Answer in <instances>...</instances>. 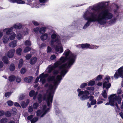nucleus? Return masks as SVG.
<instances>
[{"label":"nucleus","instance_id":"69168bd1","mask_svg":"<svg viewBox=\"0 0 123 123\" xmlns=\"http://www.w3.org/2000/svg\"><path fill=\"white\" fill-rule=\"evenodd\" d=\"M28 110L29 112H31L33 111V108L31 106H30L28 109Z\"/></svg>","mask_w":123,"mask_h":123},{"label":"nucleus","instance_id":"ea45409f","mask_svg":"<svg viewBox=\"0 0 123 123\" xmlns=\"http://www.w3.org/2000/svg\"><path fill=\"white\" fill-rule=\"evenodd\" d=\"M102 95L104 98H106L107 97V93L105 90L103 91V92L102 93Z\"/></svg>","mask_w":123,"mask_h":123},{"label":"nucleus","instance_id":"4be33fe9","mask_svg":"<svg viewBox=\"0 0 123 123\" xmlns=\"http://www.w3.org/2000/svg\"><path fill=\"white\" fill-rule=\"evenodd\" d=\"M119 16L118 14L116 15L115 16L116 17H114L113 18L111 19L109 21V24H112L116 22L117 19V18Z\"/></svg>","mask_w":123,"mask_h":123},{"label":"nucleus","instance_id":"a18cd8bd","mask_svg":"<svg viewBox=\"0 0 123 123\" xmlns=\"http://www.w3.org/2000/svg\"><path fill=\"white\" fill-rule=\"evenodd\" d=\"M7 119L6 118H3L1 119L0 120L1 123H5L8 121Z\"/></svg>","mask_w":123,"mask_h":123},{"label":"nucleus","instance_id":"338daca9","mask_svg":"<svg viewBox=\"0 0 123 123\" xmlns=\"http://www.w3.org/2000/svg\"><path fill=\"white\" fill-rule=\"evenodd\" d=\"M8 105L10 106H12L13 104V102L12 101L9 100L7 102Z\"/></svg>","mask_w":123,"mask_h":123},{"label":"nucleus","instance_id":"6e6552de","mask_svg":"<svg viewBox=\"0 0 123 123\" xmlns=\"http://www.w3.org/2000/svg\"><path fill=\"white\" fill-rule=\"evenodd\" d=\"M75 57L71 58L67 61V63L62 65L59 67L60 69H62L65 68H69L72 65L75 61Z\"/></svg>","mask_w":123,"mask_h":123},{"label":"nucleus","instance_id":"aec40b11","mask_svg":"<svg viewBox=\"0 0 123 123\" xmlns=\"http://www.w3.org/2000/svg\"><path fill=\"white\" fill-rule=\"evenodd\" d=\"M29 102V100L27 99L26 101V102L25 101H23L21 103V105L22 107L23 108H25L27 106Z\"/></svg>","mask_w":123,"mask_h":123},{"label":"nucleus","instance_id":"9b49d317","mask_svg":"<svg viewBox=\"0 0 123 123\" xmlns=\"http://www.w3.org/2000/svg\"><path fill=\"white\" fill-rule=\"evenodd\" d=\"M62 64L60 61H57L54 64V65L51 67L49 70V72L50 73L51 71L56 68H59Z\"/></svg>","mask_w":123,"mask_h":123},{"label":"nucleus","instance_id":"4c0bfd02","mask_svg":"<svg viewBox=\"0 0 123 123\" xmlns=\"http://www.w3.org/2000/svg\"><path fill=\"white\" fill-rule=\"evenodd\" d=\"M22 51V49L19 48H18L16 50V53L17 54L19 55H21Z\"/></svg>","mask_w":123,"mask_h":123},{"label":"nucleus","instance_id":"b1692460","mask_svg":"<svg viewBox=\"0 0 123 123\" xmlns=\"http://www.w3.org/2000/svg\"><path fill=\"white\" fill-rule=\"evenodd\" d=\"M37 60V58L36 57H32L30 60V63L31 65L35 64Z\"/></svg>","mask_w":123,"mask_h":123},{"label":"nucleus","instance_id":"052dcab7","mask_svg":"<svg viewBox=\"0 0 123 123\" xmlns=\"http://www.w3.org/2000/svg\"><path fill=\"white\" fill-rule=\"evenodd\" d=\"M12 93V92H6L5 93V95L6 97L8 98L11 95Z\"/></svg>","mask_w":123,"mask_h":123},{"label":"nucleus","instance_id":"79ce46f5","mask_svg":"<svg viewBox=\"0 0 123 123\" xmlns=\"http://www.w3.org/2000/svg\"><path fill=\"white\" fill-rule=\"evenodd\" d=\"M31 49L30 47L27 46L25 48L24 52V53H26L30 51Z\"/></svg>","mask_w":123,"mask_h":123},{"label":"nucleus","instance_id":"ddd939ff","mask_svg":"<svg viewBox=\"0 0 123 123\" xmlns=\"http://www.w3.org/2000/svg\"><path fill=\"white\" fill-rule=\"evenodd\" d=\"M13 27H11L10 28H6L3 30L4 32H6V34L7 35H11L12 32Z\"/></svg>","mask_w":123,"mask_h":123},{"label":"nucleus","instance_id":"412c9836","mask_svg":"<svg viewBox=\"0 0 123 123\" xmlns=\"http://www.w3.org/2000/svg\"><path fill=\"white\" fill-rule=\"evenodd\" d=\"M33 79V77L32 76H28L25 77L24 79V81L27 83L31 82Z\"/></svg>","mask_w":123,"mask_h":123},{"label":"nucleus","instance_id":"37998d69","mask_svg":"<svg viewBox=\"0 0 123 123\" xmlns=\"http://www.w3.org/2000/svg\"><path fill=\"white\" fill-rule=\"evenodd\" d=\"M31 22L33 25H34L35 26H38L40 25V23H39L35 20H32Z\"/></svg>","mask_w":123,"mask_h":123},{"label":"nucleus","instance_id":"9d476101","mask_svg":"<svg viewBox=\"0 0 123 123\" xmlns=\"http://www.w3.org/2000/svg\"><path fill=\"white\" fill-rule=\"evenodd\" d=\"M81 47L82 49H95L99 47V46H94L93 45H90L89 44L86 43L82 44H81Z\"/></svg>","mask_w":123,"mask_h":123},{"label":"nucleus","instance_id":"72a5a7b5","mask_svg":"<svg viewBox=\"0 0 123 123\" xmlns=\"http://www.w3.org/2000/svg\"><path fill=\"white\" fill-rule=\"evenodd\" d=\"M119 9V7L117 6L116 5V8L114 9V12L115 14V16H116V15L119 14V12H118V10Z\"/></svg>","mask_w":123,"mask_h":123},{"label":"nucleus","instance_id":"3c124183","mask_svg":"<svg viewBox=\"0 0 123 123\" xmlns=\"http://www.w3.org/2000/svg\"><path fill=\"white\" fill-rule=\"evenodd\" d=\"M16 3L18 4H23L25 3V2L24 1L21 0H16Z\"/></svg>","mask_w":123,"mask_h":123},{"label":"nucleus","instance_id":"c9c22d12","mask_svg":"<svg viewBox=\"0 0 123 123\" xmlns=\"http://www.w3.org/2000/svg\"><path fill=\"white\" fill-rule=\"evenodd\" d=\"M23 34L20 31L17 33L16 37L17 38H22L23 37Z\"/></svg>","mask_w":123,"mask_h":123},{"label":"nucleus","instance_id":"58836bf2","mask_svg":"<svg viewBox=\"0 0 123 123\" xmlns=\"http://www.w3.org/2000/svg\"><path fill=\"white\" fill-rule=\"evenodd\" d=\"M118 73L119 74L120 76L121 75L123 72V67H122L119 68L117 70Z\"/></svg>","mask_w":123,"mask_h":123},{"label":"nucleus","instance_id":"c03bdc74","mask_svg":"<svg viewBox=\"0 0 123 123\" xmlns=\"http://www.w3.org/2000/svg\"><path fill=\"white\" fill-rule=\"evenodd\" d=\"M95 84V82L94 81H90L88 84V86H93Z\"/></svg>","mask_w":123,"mask_h":123},{"label":"nucleus","instance_id":"603ef678","mask_svg":"<svg viewBox=\"0 0 123 123\" xmlns=\"http://www.w3.org/2000/svg\"><path fill=\"white\" fill-rule=\"evenodd\" d=\"M34 32L35 33L37 34L39 32V29L38 27H37L34 28L33 30Z\"/></svg>","mask_w":123,"mask_h":123},{"label":"nucleus","instance_id":"e433bc0d","mask_svg":"<svg viewBox=\"0 0 123 123\" xmlns=\"http://www.w3.org/2000/svg\"><path fill=\"white\" fill-rule=\"evenodd\" d=\"M60 39H52L50 42V44L52 46H54V43L55 42H58Z\"/></svg>","mask_w":123,"mask_h":123},{"label":"nucleus","instance_id":"2eb2a0df","mask_svg":"<svg viewBox=\"0 0 123 123\" xmlns=\"http://www.w3.org/2000/svg\"><path fill=\"white\" fill-rule=\"evenodd\" d=\"M72 54L74 55L75 57V60L76 58V55L73 53L69 49L65 50L63 54L66 57H68V56H70V55Z\"/></svg>","mask_w":123,"mask_h":123},{"label":"nucleus","instance_id":"0eeeda50","mask_svg":"<svg viewBox=\"0 0 123 123\" xmlns=\"http://www.w3.org/2000/svg\"><path fill=\"white\" fill-rule=\"evenodd\" d=\"M54 88V86L51 84H50L49 86V88L50 90V92L49 93V94L48 95L47 98L48 104H49V99H50L51 103L53 101L54 95L55 90Z\"/></svg>","mask_w":123,"mask_h":123},{"label":"nucleus","instance_id":"5701e85b","mask_svg":"<svg viewBox=\"0 0 123 123\" xmlns=\"http://www.w3.org/2000/svg\"><path fill=\"white\" fill-rule=\"evenodd\" d=\"M17 41L14 40L10 43L9 44V46L12 48H14L17 45Z\"/></svg>","mask_w":123,"mask_h":123},{"label":"nucleus","instance_id":"6ab92c4d","mask_svg":"<svg viewBox=\"0 0 123 123\" xmlns=\"http://www.w3.org/2000/svg\"><path fill=\"white\" fill-rule=\"evenodd\" d=\"M12 27H13V29L14 28L16 29H19L21 28L22 25L20 23H18L14 24Z\"/></svg>","mask_w":123,"mask_h":123},{"label":"nucleus","instance_id":"680f3d73","mask_svg":"<svg viewBox=\"0 0 123 123\" xmlns=\"http://www.w3.org/2000/svg\"><path fill=\"white\" fill-rule=\"evenodd\" d=\"M62 76L61 75H58L56 77V79L57 81H60L62 79Z\"/></svg>","mask_w":123,"mask_h":123},{"label":"nucleus","instance_id":"f3484780","mask_svg":"<svg viewBox=\"0 0 123 123\" xmlns=\"http://www.w3.org/2000/svg\"><path fill=\"white\" fill-rule=\"evenodd\" d=\"M15 50V49H13L9 50L8 52L7 56L9 58H12L13 57L14 53Z\"/></svg>","mask_w":123,"mask_h":123},{"label":"nucleus","instance_id":"864d4df0","mask_svg":"<svg viewBox=\"0 0 123 123\" xmlns=\"http://www.w3.org/2000/svg\"><path fill=\"white\" fill-rule=\"evenodd\" d=\"M53 81L54 82H53V86L55 87V90L57 88V86L58 85V81L56 80H55V81Z\"/></svg>","mask_w":123,"mask_h":123},{"label":"nucleus","instance_id":"49530a36","mask_svg":"<svg viewBox=\"0 0 123 123\" xmlns=\"http://www.w3.org/2000/svg\"><path fill=\"white\" fill-rule=\"evenodd\" d=\"M87 84L86 83H82L80 86V88L81 89H84L87 86Z\"/></svg>","mask_w":123,"mask_h":123},{"label":"nucleus","instance_id":"393cba45","mask_svg":"<svg viewBox=\"0 0 123 123\" xmlns=\"http://www.w3.org/2000/svg\"><path fill=\"white\" fill-rule=\"evenodd\" d=\"M47 29L45 27H41L39 28V33L40 34H43L45 33Z\"/></svg>","mask_w":123,"mask_h":123},{"label":"nucleus","instance_id":"f03ea898","mask_svg":"<svg viewBox=\"0 0 123 123\" xmlns=\"http://www.w3.org/2000/svg\"><path fill=\"white\" fill-rule=\"evenodd\" d=\"M104 12L102 11L100 13L97 14V18L98 22L101 25H104L107 22V20L111 19L113 16V14L109 12L108 9L105 10Z\"/></svg>","mask_w":123,"mask_h":123},{"label":"nucleus","instance_id":"1a4fd4ad","mask_svg":"<svg viewBox=\"0 0 123 123\" xmlns=\"http://www.w3.org/2000/svg\"><path fill=\"white\" fill-rule=\"evenodd\" d=\"M110 79V77L109 76H106L105 78L104 79L105 81L103 83V87L104 88H105L106 89H108L111 86V84L110 83H109V80Z\"/></svg>","mask_w":123,"mask_h":123},{"label":"nucleus","instance_id":"0e129e2a","mask_svg":"<svg viewBox=\"0 0 123 123\" xmlns=\"http://www.w3.org/2000/svg\"><path fill=\"white\" fill-rule=\"evenodd\" d=\"M5 115L7 117H9L11 116V113L10 111H8L6 112Z\"/></svg>","mask_w":123,"mask_h":123},{"label":"nucleus","instance_id":"39448f33","mask_svg":"<svg viewBox=\"0 0 123 123\" xmlns=\"http://www.w3.org/2000/svg\"><path fill=\"white\" fill-rule=\"evenodd\" d=\"M78 94V96L80 97V99L82 101L85 100L89 98L88 95L90 94L89 92L87 90L84 91H81L80 89L78 88L77 90Z\"/></svg>","mask_w":123,"mask_h":123},{"label":"nucleus","instance_id":"2f4dec72","mask_svg":"<svg viewBox=\"0 0 123 123\" xmlns=\"http://www.w3.org/2000/svg\"><path fill=\"white\" fill-rule=\"evenodd\" d=\"M55 76H52L49 77L48 78V80L49 82L53 81H55Z\"/></svg>","mask_w":123,"mask_h":123},{"label":"nucleus","instance_id":"473e14b6","mask_svg":"<svg viewBox=\"0 0 123 123\" xmlns=\"http://www.w3.org/2000/svg\"><path fill=\"white\" fill-rule=\"evenodd\" d=\"M23 60L22 58L20 59L19 61L18 65V68H20L23 65Z\"/></svg>","mask_w":123,"mask_h":123},{"label":"nucleus","instance_id":"a211bd4d","mask_svg":"<svg viewBox=\"0 0 123 123\" xmlns=\"http://www.w3.org/2000/svg\"><path fill=\"white\" fill-rule=\"evenodd\" d=\"M49 104H48V102H47V98L46 99V102L47 103V106L49 107L48 108H47L44 111L47 112V113L49 111L51 108L52 107V103L53 102V101L52 103L51 102V99H49Z\"/></svg>","mask_w":123,"mask_h":123},{"label":"nucleus","instance_id":"bb28decb","mask_svg":"<svg viewBox=\"0 0 123 123\" xmlns=\"http://www.w3.org/2000/svg\"><path fill=\"white\" fill-rule=\"evenodd\" d=\"M40 36V38H48V36H50L49 35L48 32L47 33H43Z\"/></svg>","mask_w":123,"mask_h":123},{"label":"nucleus","instance_id":"c756f323","mask_svg":"<svg viewBox=\"0 0 123 123\" xmlns=\"http://www.w3.org/2000/svg\"><path fill=\"white\" fill-rule=\"evenodd\" d=\"M67 72L68 70L66 69H63L61 72V75L62 76L64 77Z\"/></svg>","mask_w":123,"mask_h":123},{"label":"nucleus","instance_id":"cd10ccee","mask_svg":"<svg viewBox=\"0 0 123 123\" xmlns=\"http://www.w3.org/2000/svg\"><path fill=\"white\" fill-rule=\"evenodd\" d=\"M2 61L5 64H7L8 63V60L6 56H4L3 57Z\"/></svg>","mask_w":123,"mask_h":123},{"label":"nucleus","instance_id":"a19ab883","mask_svg":"<svg viewBox=\"0 0 123 123\" xmlns=\"http://www.w3.org/2000/svg\"><path fill=\"white\" fill-rule=\"evenodd\" d=\"M42 95L41 94H39L38 96L37 100L38 102L41 103L42 101Z\"/></svg>","mask_w":123,"mask_h":123},{"label":"nucleus","instance_id":"bf43d9fd","mask_svg":"<svg viewBox=\"0 0 123 123\" xmlns=\"http://www.w3.org/2000/svg\"><path fill=\"white\" fill-rule=\"evenodd\" d=\"M26 71V69L25 68H23L20 70L21 73L22 74H23L25 73Z\"/></svg>","mask_w":123,"mask_h":123},{"label":"nucleus","instance_id":"de8ad7c7","mask_svg":"<svg viewBox=\"0 0 123 123\" xmlns=\"http://www.w3.org/2000/svg\"><path fill=\"white\" fill-rule=\"evenodd\" d=\"M38 118L37 117H35L31 120V123H35L38 120Z\"/></svg>","mask_w":123,"mask_h":123},{"label":"nucleus","instance_id":"20e7f679","mask_svg":"<svg viewBox=\"0 0 123 123\" xmlns=\"http://www.w3.org/2000/svg\"><path fill=\"white\" fill-rule=\"evenodd\" d=\"M115 94L111 95L108 97L109 102L110 105L113 106L115 105V101H117L119 104H120L122 100L121 97L119 95L117 96Z\"/></svg>","mask_w":123,"mask_h":123},{"label":"nucleus","instance_id":"774afa93","mask_svg":"<svg viewBox=\"0 0 123 123\" xmlns=\"http://www.w3.org/2000/svg\"><path fill=\"white\" fill-rule=\"evenodd\" d=\"M119 76H120L119 74L117 72H116L114 75V76L115 79H118Z\"/></svg>","mask_w":123,"mask_h":123},{"label":"nucleus","instance_id":"8fccbe9b","mask_svg":"<svg viewBox=\"0 0 123 123\" xmlns=\"http://www.w3.org/2000/svg\"><path fill=\"white\" fill-rule=\"evenodd\" d=\"M42 113V112L40 110H38L36 112L37 116V117L40 116Z\"/></svg>","mask_w":123,"mask_h":123},{"label":"nucleus","instance_id":"4d7b16f0","mask_svg":"<svg viewBox=\"0 0 123 123\" xmlns=\"http://www.w3.org/2000/svg\"><path fill=\"white\" fill-rule=\"evenodd\" d=\"M31 56L32 55L31 54H28L26 55L25 56L26 59L27 60H29L31 58Z\"/></svg>","mask_w":123,"mask_h":123},{"label":"nucleus","instance_id":"e2e57ef3","mask_svg":"<svg viewBox=\"0 0 123 123\" xmlns=\"http://www.w3.org/2000/svg\"><path fill=\"white\" fill-rule=\"evenodd\" d=\"M39 105L37 103H34L33 105V108L34 109H37L38 106Z\"/></svg>","mask_w":123,"mask_h":123},{"label":"nucleus","instance_id":"13d9d810","mask_svg":"<svg viewBox=\"0 0 123 123\" xmlns=\"http://www.w3.org/2000/svg\"><path fill=\"white\" fill-rule=\"evenodd\" d=\"M47 75V74H44V73H43L39 75V78L40 79L41 78L43 79L45 76H46V75Z\"/></svg>","mask_w":123,"mask_h":123},{"label":"nucleus","instance_id":"5fc2aeb1","mask_svg":"<svg viewBox=\"0 0 123 123\" xmlns=\"http://www.w3.org/2000/svg\"><path fill=\"white\" fill-rule=\"evenodd\" d=\"M9 38H15L16 36V34L14 32L12 33V34L10 35Z\"/></svg>","mask_w":123,"mask_h":123},{"label":"nucleus","instance_id":"7ed1b4c3","mask_svg":"<svg viewBox=\"0 0 123 123\" xmlns=\"http://www.w3.org/2000/svg\"><path fill=\"white\" fill-rule=\"evenodd\" d=\"M48 33L49 35L51 36V38H68L73 36L72 34H69L68 33L67 34L64 33H62L60 35L53 30L48 31Z\"/></svg>","mask_w":123,"mask_h":123},{"label":"nucleus","instance_id":"dca6fc26","mask_svg":"<svg viewBox=\"0 0 123 123\" xmlns=\"http://www.w3.org/2000/svg\"><path fill=\"white\" fill-rule=\"evenodd\" d=\"M78 26V24L77 21L73 22L72 25H69L68 27V29L69 30H73Z\"/></svg>","mask_w":123,"mask_h":123},{"label":"nucleus","instance_id":"09e8293b","mask_svg":"<svg viewBox=\"0 0 123 123\" xmlns=\"http://www.w3.org/2000/svg\"><path fill=\"white\" fill-rule=\"evenodd\" d=\"M102 79V76L101 75H98L95 78V80L96 81H99Z\"/></svg>","mask_w":123,"mask_h":123},{"label":"nucleus","instance_id":"6e6d98bb","mask_svg":"<svg viewBox=\"0 0 123 123\" xmlns=\"http://www.w3.org/2000/svg\"><path fill=\"white\" fill-rule=\"evenodd\" d=\"M25 45L26 46L27 45L30 46L31 45V42L28 40L26 41L25 42Z\"/></svg>","mask_w":123,"mask_h":123},{"label":"nucleus","instance_id":"4468645a","mask_svg":"<svg viewBox=\"0 0 123 123\" xmlns=\"http://www.w3.org/2000/svg\"><path fill=\"white\" fill-rule=\"evenodd\" d=\"M26 1L27 4L32 5L33 6H36L38 3L36 0H27Z\"/></svg>","mask_w":123,"mask_h":123},{"label":"nucleus","instance_id":"f257e3e1","mask_svg":"<svg viewBox=\"0 0 123 123\" xmlns=\"http://www.w3.org/2000/svg\"><path fill=\"white\" fill-rule=\"evenodd\" d=\"M84 19L87 21L83 27L82 29L85 30L88 27L92 22H98L97 18V14L95 12H92L91 10H87L83 15Z\"/></svg>","mask_w":123,"mask_h":123},{"label":"nucleus","instance_id":"7c9ffc66","mask_svg":"<svg viewBox=\"0 0 123 123\" xmlns=\"http://www.w3.org/2000/svg\"><path fill=\"white\" fill-rule=\"evenodd\" d=\"M15 67L13 63H11L9 66V69L11 71H13L15 69Z\"/></svg>","mask_w":123,"mask_h":123},{"label":"nucleus","instance_id":"f704fd0d","mask_svg":"<svg viewBox=\"0 0 123 123\" xmlns=\"http://www.w3.org/2000/svg\"><path fill=\"white\" fill-rule=\"evenodd\" d=\"M28 29L26 28H25L23 29V32L24 35L28 34Z\"/></svg>","mask_w":123,"mask_h":123},{"label":"nucleus","instance_id":"c85d7f7f","mask_svg":"<svg viewBox=\"0 0 123 123\" xmlns=\"http://www.w3.org/2000/svg\"><path fill=\"white\" fill-rule=\"evenodd\" d=\"M36 94L35 91L33 90L30 91L29 92V95L31 97H32L34 96H36Z\"/></svg>","mask_w":123,"mask_h":123},{"label":"nucleus","instance_id":"423d86ee","mask_svg":"<svg viewBox=\"0 0 123 123\" xmlns=\"http://www.w3.org/2000/svg\"><path fill=\"white\" fill-rule=\"evenodd\" d=\"M106 3V2H102L99 3L95 4L92 6H90L89 8L91 10L93 11V12H96V14H98L101 12L99 10L101 7H104L105 6Z\"/></svg>","mask_w":123,"mask_h":123},{"label":"nucleus","instance_id":"f8f14e48","mask_svg":"<svg viewBox=\"0 0 123 123\" xmlns=\"http://www.w3.org/2000/svg\"><path fill=\"white\" fill-rule=\"evenodd\" d=\"M74 57V55L72 54L70 55V56H68V57H67L65 56V57L62 56L60 58V60L59 61H60L62 64V63L65 62L66 61H69V60Z\"/></svg>","mask_w":123,"mask_h":123},{"label":"nucleus","instance_id":"a878e982","mask_svg":"<svg viewBox=\"0 0 123 123\" xmlns=\"http://www.w3.org/2000/svg\"><path fill=\"white\" fill-rule=\"evenodd\" d=\"M16 79V76L14 75H11L9 76L8 80L10 82H12L14 81Z\"/></svg>","mask_w":123,"mask_h":123}]
</instances>
